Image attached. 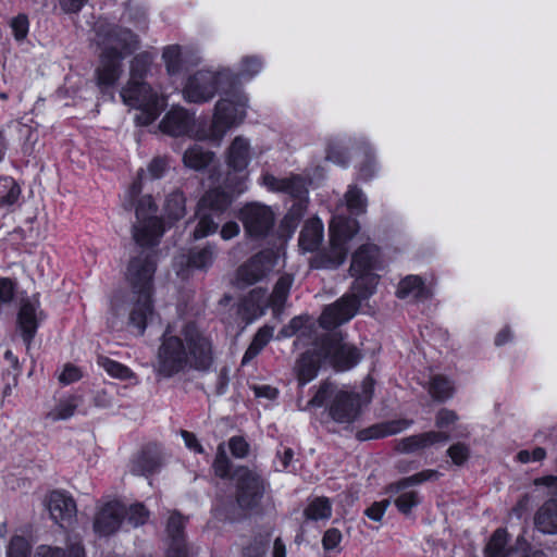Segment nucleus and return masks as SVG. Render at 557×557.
<instances>
[{
    "label": "nucleus",
    "mask_w": 557,
    "mask_h": 557,
    "mask_svg": "<svg viewBox=\"0 0 557 557\" xmlns=\"http://www.w3.org/2000/svg\"><path fill=\"white\" fill-rule=\"evenodd\" d=\"M157 212L158 207L150 197L139 201L132 234L141 250L129 259L125 271V280L131 289L117 292L111 300V325L115 326L116 320L127 314V325L137 335L144 334L154 317L152 294L158 267L156 247L164 233L162 220L158 218Z\"/></svg>",
    "instance_id": "1"
},
{
    "label": "nucleus",
    "mask_w": 557,
    "mask_h": 557,
    "mask_svg": "<svg viewBox=\"0 0 557 557\" xmlns=\"http://www.w3.org/2000/svg\"><path fill=\"white\" fill-rule=\"evenodd\" d=\"M213 362V345L209 335L194 322L185 323L180 334L168 326L158 348L154 372L162 377H172L187 368L207 371Z\"/></svg>",
    "instance_id": "2"
},
{
    "label": "nucleus",
    "mask_w": 557,
    "mask_h": 557,
    "mask_svg": "<svg viewBox=\"0 0 557 557\" xmlns=\"http://www.w3.org/2000/svg\"><path fill=\"white\" fill-rule=\"evenodd\" d=\"M380 269H382L380 248L374 244L361 245L351 256L349 274L355 277V281L350 293L323 310L319 319L320 325L332 330L348 322L357 313L361 301L374 293L379 281L374 272Z\"/></svg>",
    "instance_id": "3"
},
{
    "label": "nucleus",
    "mask_w": 557,
    "mask_h": 557,
    "mask_svg": "<svg viewBox=\"0 0 557 557\" xmlns=\"http://www.w3.org/2000/svg\"><path fill=\"white\" fill-rule=\"evenodd\" d=\"M96 41L102 47L100 64L96 70L97 85L104 91L114 86L123 73V60L139 48V38L132 30L98 21Z\"/></svg>",
    "instance_id": "4"
},
{
    "label": "nucleus",
    "mask_w": 557,
    "mask_h": 557,
    "mask_svg": "<svg viewBox=\"0 0 557 557\" xmlns=\"http://www.w3.org/2000/svg\"><path fill=\"white\" fill-rule=\"evenodd\" d=\"M356 219L336 215L330 223V243L326 248L319 251L311 260L314 269L335 270L346 260L348 242L359 232Z\"/></svg>",
    "instance_id": "5"
},
{
    "label": "nucleus",
    "mask_w": 557,
    "mask_h": 557,
    "mask_svg": "<svg viewBox=\"0 0 557 557\" xmlns=\"http://www.w3.org/2000/svg\"><path fill=\"white\" fill-rule=\"evenodd\" d=\"M236 84L237 76L230 69H201L186 78L182 95L188 103L202 104L211 101L219 90Z\"/></svg>",
    "instance_id": "6"
},
{
    "label": "nucleus",
    "mask_w": 557,
    "mask_h": 557,
    "mask_svg": "<svg viewBox=\"0 0 557 557\" xmlns=\"http://www.w3.org/2000/svg\"><path fill=\"white\" fill-rule=\"evenodd\" d=\"M120 96L126 106L139 111L135 116L138 125L151 124L166 106L165 98L146 82L127 81Z\"/></svg>",
    "instance_id": "7"
},
{
    "label": "nucleus",
    "mask_w": 557,
    "mask_h": 557,
    "mask_svg": "<svg viewBox=\"0 0 557 557\" xmlns=\"http://www.w3.org/2000/svg\"><path fill=\"white\" fill-rule=\"evenodd\" d=\"M332 398L329 407L330 417L337 423H351L359 414L360 395L348 391H336V386L324 381L314 396L308 401V407H322Z\"/></svg>",
    "instance_id": "8"
},
{
    "label": "nucleus",
    "mask_w": 557,
    "mask_h": 557,
    "mask_svg": "<svg viewBox=\"0 0 557 557\" xmlns=\"http://www.w3.org/2000/svg\"><path fill=\"white\" fill-rule=\"evenodd\" d=\"M224 96L216 102L212 122V135L221 139L233 125L240 123L246 115L248 98L236 85L226 87Z\"/></svg>",
    "instance_id": "9"
},
{
    "label": "nucleus",
    "mask_w": 557,
    "mask_h": 557,
    "mask_svg": "<svg viewBox=\"0 0 557 557\" xmlns=\"http://www.w3.org/2000/svg\"><path fill=\"white\" fill-rule=\"evenodd\" d=\"M318 341L324 359L329 360L337 371L350 370L362 358L361 351L356 346L345 342L342 333L325 334Z\"/></svg>",
    "instance_id": "10"
},
{
    "label": "nucleus",
    "mask_w": 557,
    "mask_h": 557,
    "mask_svg": "<svg viewBox=\"0 0 557 557\" xmlns=\"http://www.w3.org/2000/svg\"><path fill=\"white\" fill-rule=\"evenodd\" d=\"M236 485V503L242 509L257 507L264 494V481L256 471L238 467L232 474Z\"/></svg>",
    "instance_id": "11"
},
{
    "label": "nucleus",
    "mask_w": 557,
    "mask_h": 557,
    "mask_svg": "<svg viewBox=\"0 0 557 557\" xmlns=\"http://www.w3.org/2000/svg\"><path fill=\"white\" fill-rule=\"evenodd\" d=\"M238 219L242 221L246 234L255 238L267 236L275 222L272 209L259 202L245 205L239 210Z\"/></svg>",
    "instance_id": "12"
},
{
    "label": "nucleus",
    "mask_w": 557,
    "mask_h": 557,
    "mask_svg": "<svg viewBox=\"0 0 557 557\" xmlns=\"http://www.w3.org/2000/svg\"><path fill=\"white\" fill-rule=\"evenodd\" d=\"M276 258L270 250L260 251L244 262L236 271V286L246 288L265 278L274 269Z\"/></svg>",
    "instance_id": "13"
},
{
    "label": "nucleus",
    "mask_w": 557,
    "mask_h": 557,
    "mask_svg": "<svg viewBox=\"0 0 557 557\" xmlns=\"http://www.w3.org/2000/svg\"><path fill=\"white\" fill-rule=\"evenodd\" d=\"M216 253L215 245L211 244L190 248L187 252H182L175 257V272L183 280L188 278L194 270L206 272L213 264Z\"/></svg>",
    "instance_id": "14"
},
{
    "label": "nucleus",
    "mask_w": 557,
    "mask_h": 557,
    "mask_svg": "<svg viewBox=\"0 0 557 557\" xmlns=\"http://www.w3.org/2000/svg\"><path fill=\"white\" fill-rule=\"evenodd\" d=\"M126 515L125 506L117 502L111 500L102 505L96 512L94 519V530L101 536H108L115 533Z\"/></svg>",
    "instance_id": "15"
},
{
    "label": "nucleus",
    "mask_w": 557,
    "mask_h": 557,
    "mask_svg": "<svg viewBox=\"0 0 557 557\" xmlns=\"http://www.w3.org/2000/svg\"><path fill=\"white\" fill-rule=\"evenodd\" d=\"M324 355L321 354L319 341L315 342L314 347L305 351L296 360L294 371L300 387L311 382L317 375L321 367Z\"/></svg>",
    "instance_id": "16"
},
{
    "label": "nucleus",
    "mask_w": 557,
    "mask_h": 557,
    "mask_svg": "<svg viewBox=\"0 0 557 557\" xmlns=\"http://www.w3.org/2000/svg\"><path fill=\"white\" fill-rule=\"evenodd\" d=\"M262 182L270 190L288 194L294 200L308 198L307 180L301 175L293 174L278 178L272 174H264Z\"/></svg>",
    "instance_id": "17"
},
{
    "label": "nucleus",
    "mask_w": 557,
    "mask_h": 557,
    "mask_svg": "<svg viewBox=\"0 0 557 557\" xmlns=\"http://www.w3.org/2000/svg\"><path fill=\"white\" fill-rule=\"evenodd\" d=\"M195 124L194 115L182 107H173L160 122V129L171 136L188 135Z\"/></svg>",
    "instance_id": "18"
},
{
    "label": "nucleus",
    "mask_w": 557,
    "mask_h": 557,
    "mask_svg": "<svg viewBox=\"0 0 557 557\" xmlns=\"http://www.w3.org/2000/svg\"><path fill=\"white\" fill-rule=\"evenodd\" d=\"M47 507L53 521L61 527L64 523H71L77 512L76 504L72 496L60 491L50 493Z\"/></svg>",
    "instance_id": "19"
},
{
    "label": "nucleus",
    "mask_w": 557,
    "mask_h": 557,
    "mask_svg": "<svg viewBox=\"0 0 557 557\" xmlns=\"http://www.w3.org/2000/svg\"><path fill=\"white\" fill-rule=\"evenodd\" d=\"M449 440L450 436L445 432L429 431L399 440L396 444V450L403 454H412L438 443H446Z\"/></svg>",
    "instance_id": "20"
},
{
    "label": "nucleus",
    "mask_w": 557,
    "mask_h": 557,
    "mask_svg": "<svg viewBox=\"0 0 557 557\" xmlns=\"http://www.w3.org/2000/svg\"><path fill=\"white\" fill-rule=\"evenodd\" d=\"M38 323L37 306L29 300L23 301L17 314V327L27 346L37 332Z\"/></svg>",
    "instance_id": "21"
},
{
    "label": "nucleus",
    "mask_w": 557,
    "mask_h": 557,
    "mask_svg": "<svg viewBox=\"0 0 557 557\" xmlns=\"http://www.w3.org/2000/svg\"><path fill=\"white\" fill-rule=\"evenodd\" d=\"M413 423L409 419H397L374 424L359 433L360 440L381 438L400 433Z\"/></svg>",
    "instance_id": "22"
},
{
    "label": "nucleus",
    "mask_w": 557,
    "mask_h": 557,
    "mask_svg": "<svg viewBox=\"0 0 557 557\" xmlns=\"http://www.w3.org/2000/svg\"><path fill=\"white\" fill-rule=\"evenodd\" d=\"M231 196L220 189L214 188L207 191L198 203L200 212H208L219 218L231 205Z\"/></svg>",
    "instance_id": "23"
},
{
    "label": "nucleus",
    "mask_w": 557,
    "mask_h": 557,
    "mask_svg": "<svg viewBox=\"0 0 557 557\" xmlns=\"http://www.w3.org/2000/svg\"><path fill=\"white\" fill-rule=\"evenodd\" d=\"M250 160V145L243 136H237L227 150V164L235 171H243Z\"/></svg>",
    "instance_id": "24"
},
{
    "label": "nucleus",
    "mask_w": 557,
    "mask_h": 557,
    "mask_svg": "<svg viewBox=\"0 0 557 557\" xmlns=\"http://www.w3.org/2000/svg\"><path fill=\"white\" fill-rule=\"evenodd\" d=\"M323 239V224L318 218L308 220L299 235V247L304 251L317 250Z\"/></svg>",
    "instance_id": "25"
},
{
    "label": "nucleus",
    "mask_w": 557,
    "mask_h": 557,
    "mask_svg": "<svg viewBox=\"0 0 557 557\" xmlns=\"http://www.w3.org/2000/svg\"><path fill=\"white\" fill-rule=\"evenodd\" d=\"M517 549L508 546V533L505 529H497L492 534L484 548V557H515Z\"/></svg>",
    "instance_id": "26"
},
{
    "label": "nucleus",
    "mask_w": 557,
    "mask_h": 557,
    "mask_svg": "<svg viewBox=\"0 0 557 557\" xmlns=\"http://www.w3.org/2000/svg\"><path fill=\"white\" fill-rule=\"evenodd\" d=\"M161 467L160 454L151 448L141 450L132 461L131 471L136 475H149Z\"/></svg>",
    "instance_id": "27"
},
{
    "label": "nucleus",
    "mask_w": 557,
    "mask_h": 557,
    "mask_svg": "<svg viewBox=\"0 0 557 557\" xmlns=\"http://www.w3.org/2000/svg\"><path fill=\"white\" fill-rule=\"evenodd\" d=\"M534 522L541 532L557 534V499L545 502L537 510Z\"/></svg>",
    "instance_id": "28"
},
{
    "label": "nucleus",
    "mask_w": 557,
    "mask_h": 557,
    "mask_svg": "<svg viewBox=\"0 0 557 557\" xmlns=\"http://www.w3.org/2000/svg\"><path fill=\"white\" fill-rule=\"evenodd\" d=\"M396 295L400 299L413 297L418 300H425L431 297L430 290L425 287L422 278L418 275H408L401 280Z\"/></svg>",
    "instance_id": "29"
},
{
    "label": "nucleus",
    "mask_w": 557,
    "mask_h": 557,
    "mask_svg": "<svg viewBox=\"0 0 557 557\" xmlns=\"http://www.w3.org/2000/svg\"><path fill=\"white\" fill-rule=\"evenodd\" d=\"M213 158V152L203 149L199 145H194L184 152L183 162L185 166L191 170L202 171L211 164Z\"/></svg>",
    "instance_id": "30"
},
{
    "label": "nucleus",
    "mask_w": 557,
    "mask_h": 557,
    "mask_svg": "<svg viewBox=\"0 0 557 557\" xmlns=\"http://www.w3.org/2000/svg\"><path fill=\"white\" fill-rule=\"evenodd\" d=\"M34 557H86L81 542H70L66 550L57 546L40 545L36 548Z\"/></svg>",
    "instance_id": "31"
},
{
    "label": "nucleus",
    "mask_w": 557,
    "mask_h": 557,
    "mask_svg": "<svg viewBox=\"0 0 557 557\" xmlns=\"http://www.w3.org/2000/svg\"><path fill=\"white\" fill-rule=\"evenodd\" d=\"M268 304L267 288L258 287L252 289L243 300L242 307L248 311L252 318L263 313V308Z\"/></svg>",
    "instance_id": "32"
},
{
    "label": "nucleus",
    "mask_w": 557,
    "mask_h": 557,
    "mask_svg": "<svg viewBox=\"0 0 557 557\" xmlns=\"http://www.w3.org/2000/svg\"><path fill=\"white\" fill-rule=\"evenodd\" d=\"M152 61V54L147 51L136 54L129 63L128 81L145 82V78L150 71Z\"/></svg>",
    "instance_id": "33"
},
{
    "label": "nucleus",
    "mask_w": 557,
    "mask_h": 557,
    "mask_svg": "<svg viewBox=\"0 0 557 557\" xmlns=\"http://www.w3.org/2000/svg\"><path fill=\"white\" fill-rule=\"evenodd\" d=\"M273 336V329L269 326H263L259 329V331L253 336L252 342L247 348L242 364H246L251 361L256 356L260 354V351L267 346L270 339Z\"/></svg>",
    "instance_id": "34"
},
{
    "label": "nucleus",
    "mask_w": 557,
    "mask_h": 557,
    "mask_svg": "<svg viewBox=\"0 0 557 557\" xmlns=\"http://www.w3.org/2000/svg\"><path fill=\"white\" fill-rule=\"evenodd\" d=\"M438 472L435 470H423L411 476L404 478L397 482L392 483L388 488L391 492L398 493L409 486L421 484L425 481L437 479Z\"/></svg>",
    "instance_id": "35"
},
{
    "label": "nucleus",
    "mask_w": 557,
    "mask_h": 557,
    "mask_svg": "<svg viewBox=\"0 0 557 557\" xmlns=\"http://www.w3.org/2000/svg\"><path fill=\"white\" fill-rule=\"evenodd\" d=\"M308 198L296 199L282 221L288 231H294L307 211Z\"/></svg>",
    "instance_id": "36"
},
{
    "label": "nucleus",
    "mask_w": 557,
    "mask_h": 557,
    "mask_svg": "<svg viewBox=\"0 0 557 557\" xmlns=\"http://www.w3.org/2000/svg\"><path fill=\"white\" fill-rule=\"evenodd\" d=\"M97 362L109 375L113 377L120 380H129L134 377V373L129 368L106 356H99Z\"/></svg>",
    "instance_id": "37"
},
{
    "label": "nucleus",
    "mask_w": 557,
    "mask_h": 557,
    "mask_svg": "<svg viewBox=\"0 0 557 557\" xmlns=\"http://www.w3.org/2000/svg\"><path fill=\"white\" fill-rule=\"evenodd\" d=\"M429 392L436 400L444 401L453 396L454 386L447 377L435 375L431 380Z\"/></svg>",
    "instance_id": "38"
},
{
    "label": "nucleus",
    "mask_w": 557,
    "mask_h": 557,
    "mask_svg": "<svg viewBox=\"0 0 557 557\" xmlns=\"http://www.w3.org/2000/svg\"><path fill=\"white\" fill-rule=\"evenodd\" d=\"M165 212L172 220H180L185 215V197L182 191L171 193L165 200Z\"/></svg>",
    "instance_id": "39"
},
{
    "label": "nucleus",
    "mask_w": 557,
    "mask_h": 557,
    "mask_svg": "<svg viewBox=\"0 0 557 557\" xmlns=\"http://www.w3.org/2000/svg\"><path fill=\"white\" fill-rule=\"evenodd\" d=\"M294 277L290 274H283L276 282L273 292L270 296V300L273 306H282L288 297L290 287L293 285Z\"/></svg>",
    "instance_id": "40"
},
{
    "label": "nucleus",
    "mask_w": 557,
    "mask_h": 557,
    "mask_svg": "<svg viewBox=\"0 0 557 557\" xmlns=\"http://www.w3.org/2000/svg\"><path fill=\"white\" fill-rule=\"evenodd\" d=\"M197 214L199 222L193 233L195 239L203 238L216 232L219 222L214 220V218H216L215 215L208 212H200L199 209Z\"/></svg>",
    "instance_id": "41"
},
{
    "label": "nucleus",
    "mask_w": 557,
    "mask_h": 557,
    "mask_svg": "<svg viewBox=\"0 0 557 557\" xmlns=\"http://www.w3.org/2000/svg\"><path fill=\"white\" fill-rule=\"evenodd\" d=\"M162 59L170 75H176L182 71V51L178 45L165 47Z\"/></svg>",
    "instance_id": "42"
},
{
    "label": "nucleus",
    "mask_w": 557,
    "mask_h": 557,
    "mask_svg": "<svg viewBox=\"0 0 557 557\" xmlns=\"http://www.w3.org/2000/svg\"><path fill=\"white\" fill-rule=\"evenodd\" d=\"M332 508L327 498L318 497L305 509V516L311 520L327 519L331 517Z\"/></svg>",
    "instance_id": "43"
},
{
    "label": "nucleus",
    "mask_w": 557,
    "mask_h": 557,
    "mask_svg": "<svg viewBox=\"0 0 557 557\" xmlns=\"http://www.w3.org/2000/svg\"><path fill=\"white\" fill-rule=\"evenodd\" d=\"M185 518L174 511L168 519L166 522V534L169 542H183L185 541Z\"/></svg>",
    "instance_id": "44"
},
{
    "label": "nucleus",
    "mask_w": 557,
    "mask_h": 557,
    "mask_svg": "<svg viewBox=\"0 0 557 557\" xmlns=\"http://www.w3.org/2000/svg\"><path fill=\"white\" fill-rule=\"evenodd\" d=\"M347 208L355 214H361L367 209V197L357 186H350L345 194Z\"/></svg>",
    "instance_id": "45"
},
{
    "label": "nucleus",
    "mask_w": 557,
    "mask_h": 557,
    "mask_svg": "<svg viewBox=\"0 0 557 557\" xmlns=\"http://www.w3.org/2000/svg\"><path fill=\"white\" fill-rule=\"evenodd\" d=\"M231 466V460L226 455L224 444L221 443L218 446L216 455L212 465L215 475L220 476L221 479L230 478Z\"/></svg>",
    "instance_id": "46"
},
{
    "label": "nucleus",
    "mask_w": 557,
    "mask_h": 557,
    "mask_svg": "<svg viewBox=\"0 0 557 557\" xmlns=\"http://www.w3.org/2000/svg\"><path fill=\"white\" fill-rule=\"evenodd\" d=\"M76 408L77 401L75 397L60 400L55 408L49 413V418H51L53 421L66 420L74 414Z\"/></svg>",
    "instance_id": "47"
},
{
    "label": "nucleus",
    "mask_w": 557,
    "mask_h": 557,
    "mask_svg": "<svg viewBox=\"0 0 557 557\" xmlns=\"http://www.w3.org/2000/svg\"><path fill=\"white\" fill-rule=\"evenodd\" d=\"M262 67V61L258 57H245L240 63V71L238 74L234 73L239 77L250 79L260 72Z\"/></svg>",
    "instance_id": "48"
},
{
    "label": "nucleus",
    "mask_w": 557,
    "mask_h": 557,
    "mask_svg": "<svg viewBox=\"0 0 557 557\" xmlns=\"http://www.w3.org/2000/svg\"><path fill=\"white\" fill-rule=\"evenodd\" d=\"M30 546L23 536L15 535L11 539L7 550V557H29Z\"/></svg>",
    "instance_id": "49"
},
{
    "label": "nucleus",
    "mask_w": 557,
    "mask_h": 557,
    "mask_svg": "<svg viewBox=\"0 0 557 557\" xmlns=\"http://www.w3.org/2000/svg\"><path fill=\"white\" fill-rule=\"evenodd\" d=\"M375 170L374 152L371 147L364 145V160L359 166V176L360 178L368 181L374 176Z\"/></svg>",
    "instance_id": "50"
},
{
    "label": "nucleus",
    "mask_w": 557,
    "mask_h": 557,
    "mask_svg": "<svg viewBox=\"0 0 557 557\" xmlns=\"http://www.w3.org/2000/svg\"><path fill=\"white\" fill-rule=\"evenodd\" d=\"M127 521L133 527H139L146 523L149 517V511L143 504H134L126 510Z\"/></svg>",
    "instance_id": "51"
},
{
    "label": "nucleus",
    "mask_w": 557,
    "mask_h": 557,
    "mask_svg": "<svg viewBox=\"0 0 557 557\" xmlns=\"http://www.w3.org/2000/svg\"><path fill=\"white\" fill-rule=\"evenodd\" d=\"M418 504L419 496L418 493L413 491L403 493L395 499L397 509L404 515H408Z\"/></svg>",
    "instance_id": "52"
},
{
    "label": "nucleus",
    "mask_w": 557,
    "mask_h": 557,
    "mask_svg": "<svg viewBox=\"0 0 557 557\" xmlns=\"http://www.w3.org/2000/svg\"><path fill=\"white\" fill-rule=\"evenodd\" d=\"M447 454L455 465L461 466L468 460L470 449L466 444L457 443L448 448Z\"/></svg>",
    "instance_id": "53"
},
{
    "label": "nucleus",
    "mask_w": 557,
    "mask_h": 557,
    "mask_svg": "<svg viewBox=\"0 0 557 557\" xmlns=\"http://www.w3.org/2000/svg\"><path fill=\"white\" fill-rule=\"evenodd\" d=\"M140 191H141V183H140V181L134 182L131 185V187L128 188L127 194H126V199H125V201L123 203V206H124V208L126 210H132L133 207H135V209H136L138 203H139V201L143 198H145V196H143L140 199L135 201L136 198L139 196ZM146 197H149V195H146ZM150 198H152V197L150 196ZM151 200H153V199H151ZM152 202L154 203V201H152Z\"/></svg>",
    "instance_id": "54"
},
{
    "label": "nucleus",
    "mask_w": 557,
    "mask_h": 557,
    "mask_svg": "<svg viewBox=\"0 0 557 557\" xmlns=\"http://www.w3.org/2000/svg\"><path fill=\"white\" fill-rule=\"evenodd\" d=\"M268 542L262 537H256L244 548V557H262L265 554Z\"/></svg>",
    "instance_id": "55"
},
{
    "label": "nucleus",
    "mask_w": 557,
    "mask_h": 557,
    "mask_svg": "<svg viewBox=\"0 0 557 557\" xmlns=\"http://www.w3.org/2000/svg\"><path fill=\"white\" fill-rule=\"evenodd\" d=\"M11 27L16 40H23L28 34V18L26 15H17L11 22Z\"/></svg>",
    "instance_id": "56"
},
{
    "label": "nucleus",
    "mask_w": 557,
    "mask_h": 557,
    "mask_svg": "<svg viewBox=\"0 0 557 557\" xmlns=\"http://www.w3.org/2000/svg\"><path fill=\"white\" fill-rule=\"evenodd\" d=\"M231 453L236 458H244L249 450L248 443L242 436H233L228 441Z\"/></svg>",
    "instance_id": "57"
},
{
    "label": "nucleus",
    "mask_w": 557,
    "mask_h": 557,
    "mask_svg": "<svg viewBox=\"0 0 557 557\" xmlns=\"http://www.w3.org/2000/svg\"><path fill=\"white\" fill-rule=\"evenodd\" d=\"M457 420L458 414L455 411L449 410L447 408H442L436 413L435 425L438 429H444L449 426L450 424H454Z\"/></svg>",
    "instance_id": "58"
},
{
    "label": "nucleus",
    "mask_w": 557,
    "mask_h": 557,
    "mask_svg": "<svg viewBox=\"0 0 557 557\" xmlns=\"http://www.w3.org/2000/svg\"><path fill=\"white\" fill-rule=\"evenodd\" d=\"M388 506H389L388 499L375 502L370 507H368L366 509L364 515L373 521H381V519Z\"/></svg>",
    "instance_id": "59"
},
{
    "label": "nucleus",
    "mask_w": 557,
    "mask_h": 557,
    "mask_svg": "<svg viewBox=\"0 0 557 557\" xmlns=\"http://www.w3.org/2000/svg\"><path fill=\"white\" fill-rule=\"evenodd\" d=\"M81 377H82L81 370L77 367H75L71 363H67L64 367L63 371L60 373L59 381H60V383L67 385V384L78 381Z\"/></svg>",
    "instance_id": "60"
},
{
    "label": "nucleus",
    "mask_w": 557,
    "mask_h": 557,
    "mask_svg": "<svg viewBox=\"0 0 557 557\" xmlns=\"http://www.w3.org/2000/svg\"><path fill=\"white\" fill-rule=\"evenodd\" d=\"M341 540H342V533L337 529H335V528L329 529L324 533L323 539H322V544H323L324 549L331 550V549L335 548L339 544Z\"/></svg>",
    "instance_id": "61"
},
{
    "label": "nucleus",
    "mask_w": 557,
    "mask_h": 557,
    "mask_svg": "<svg viewBox=\"0 0 557 557\" xmlns=\"http://www.w3.org/2000/svg\"><path fill=\"white\" fill-rule=\"evenodd\" d=\"M20 194V186L16 183L12 182L7 194L0 197V207H10L14 205L17 201Z\"/></svg>",
    "instance_id": "62"
},
{
    "label": "nucleus",
    "mask_w": 557,
    "mask_h": 557,
    "mask_svg": "<svg viewBox=\"0 0 557 557\" xmlns=\"http://www.w3.org/2000/svg\"><path fill=\"white\" fill-rule=\"evenodd\" d=\"M165 557H188V547L186 541L169 542V547Z\"/></svg>",
    "instance_id": "63"
},
{
    "label": "nucleus",
    "mask_w": 557,
    "mask_h": 557,
    "mask_svg": "<svg viewBox=\"0 0 557 557\" xmlns=\"http://www.w3.org/2000/svg\"><path fill=\"white\" fill-rule=\"evenodd\" d=\"M326 159L341 165H346L349 161L347 152L337 147H330L327 149Z\"/></svg>",
    "instance_id": "64"
}]
</instances>
